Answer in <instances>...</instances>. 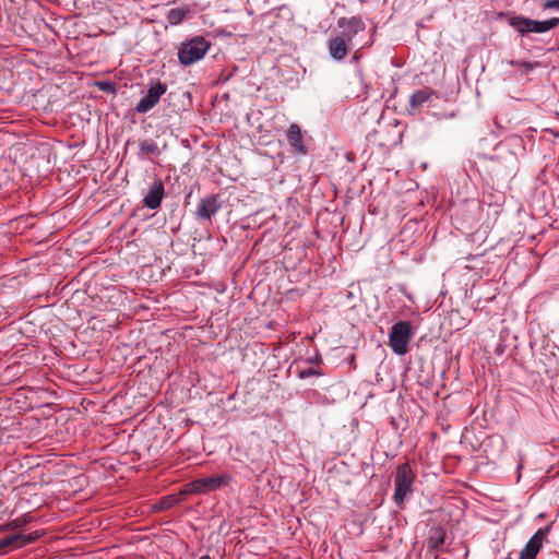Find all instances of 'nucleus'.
Returning <instances> with one entry per match:
<instances>
[{
	"instance_id": "1",
	"label": "nucleus",
	"mask_w": 559,
	"mask_h": 559,
	"mask_svg": "<svg viewBox=\"0 0 559 559\" xmlns=\"http://www.w3.org/2000/svg\"><path fill=\"white\" fill-rule=\"evenodd\" d=\"M210 47L211 43L203 36H194L181 44L178 50V60L185 67L191 66L201 60Z\"/></svg>"
},
{
	"instance_id": "2",
	"label": "nucleus",
	"mask_w": 559,
	"mask_h": 559,
	"mask_svg": "<svg viewBox=\"0 0 559 559\" xmlns=\"http://www.w3.org/2000/svg\"><path fill=\"white\" fill-rule=\"evenodd\" d=\"M413 337L412 325L408 321H399L391 328L389 345L394 354L403 356L408 352V344Z\"/></svg>"
},
{
	"instance_id": "3",
	"label": "nucleus",
	"mask_w": 559,
	"mask_h": 559,
	"mask_svg": "<svg viewBox=\"0 0 559 559\" xmlns=\"http://www.w3.org/2000/svg\"><path fill=\"white\" fill-rule=\"evenodd\" d=\"M415 473L408 463L400 464L395 473L394 500L396 504H402L408 493L412 492Z\"/></svg>"
},
{
	"instance_id": "4",
	"label": "nucleus",
	"mask_w": 559,
	"mask_h": 559,
	"mask_svg": "<svg viewBox=\"0 0 559 559\" xmlns=\"http://www.w3.org/2000/svg\"><path fill=\"white\" fill-rule=\"evenodd\" d=\"M233 476L229 474L212 475L209 477L198 478L189 484L190 491L193 493L204 495L216 491L223 487L229 486Z\"/></svg>"
},
{
	"instance_id": "5",
	"label": "nucleus",
	"mask_w": 559,
	"mask_h": 559,
	"mask_svg": "<svg viewBox=\"0 0 559 559\" xmlns=\"http://www.w3.org/2000/svg\"><path fill=\"white\" fill-rule=\"evenodd\" d=\"M337 27L341 31L335 35L350 45L353 44L355 36L366 31L365 22L358 16L340 17L337 20Z\"/></svg>"
},
{
	"instance_id": "6",
	"label": "nucleus",
	"mask_w": 559,
	"mask_h": 559,
	"mask_svg": "<svg viewBox=\"0 0 559 559\" xmlns=\"http://www.w3.org/2000/svg\"><path fill=\"white\" fill-rule=\"evenodd\" d=\"M550 530L551 525L539 528L521 550L519 559H536V556L538 555Z\"/></svg>"
},
{
	"instance_id": "7",
	"label": "nucleus",
	"mask_w": 559,
	"mask_h": 559,
	"mask_svg": "<svg viewBox=\"0 0 559 559\" xmlns=\"http://www.w3.org/2000/svg\"><path fill=\"white\" fill-rule=\"evenodd\" d=\"M167 90L166 84L164 83H156L155 85L151 86L147 95L140 99L138 103L135 110L140 114L147 112L150 109H152L159 100L160 96L165 94Z\"/></svg>"
},
{
	"instance_id": "8",
	"label": "nucleus",
	"mask_w": 559,
	"mask_h": 559,
	"mask_svg": "<svg viewBox=\"0 0 559 559\" xmlns=\"http://www.w3.org/2000/svg\"><path fill=\"white\" fill-rule=\"evenodd\" d=\"M328 49L330 57L335 61H342L346 58L352 49V45L341 37L333 35L328 40Z\"/></svg>"
},
{
	"instance_id": "9",
	"label": "nucleus",
	"mask_w": 559,
	"mask_h": 559,
	"mask_svg": "<svg viewBox=\"0 0 559 559\" xmlns=\"http://www.w3.org/2000/svg\"><path fill=\"white\" fill-rule=\"evenodd\" d=\"M164 197V185L160 179H155L143 199V203L151 210H155L160 205Z\"/></svg>"
},
{
	"instance_id": "10",
	"label": "nucleus",
	"mask_w": 559,
	"mask_h": 559,
	"mask_svg": "<svg viewBox=\"0 0 559 559\" xmlns=\"http://www.w3.org/2000/svg\"><path fill=\"white\" fill-rule=\"evenodd\" d=\"M287 141L295 153H298L301 155L307 154L308 151L302 142V133H301V129L298 124L292 123L289 126V129L287 132Z\"/></svg>"
},
{
	"instance_id": "11",
	"label": "nucleus",
	"mask_w": 559,
	"mask_h": 559,
	"mask_svg": "<svg viewBox=\"0 0 559 559\" xmlns=\"http://www.w3.org/2000/svg\"><path fill=\"white\" fill-rule=\"evenodd\" d=\"M445 540V531L442 526H432L429 530L428 546L432 549H439Z\"/></svg>"
},
{
	"instance_id": "12",
	"label": "nucleus",
	"mask_w": 559,
	"mask_h": 559,
	"mask_svg": "<svg viewBox=\"0 0 559 559\" xmlns=\"http://www.w3.org/2000/svg\"><path fill=\"white\" fill-rule=\"evenodd\" d=\"M435 94L431 88H424L416 91L409 99V105L412 108H417L421 106L424 103L428 102L430 97Z\"/></svg>"
},
{
	"instance_id": "13",
	"label": "nucleus",
	"mask_w": 559,
	"mask_h": 559,
	"mask_svg": "<svg viewBox=\"0 0 559 559\" xmlns=\"http://www.w3.org/2000/svg\"><path fill=\"white\" fill-rule=\"evenodd\" d=\"M559 25V17H551L547 21L531 20V32L545 33Z\"/></svg>"
},
{
	"instance_id": "14",
	"label": "nucleus",
	"mask_w": 559,
	"mask_h": 559,
	"mask_svg": "<svg viewBox=\"0 0 559 559\" xmlns=\"http://www.w3.org/2000/svg\"><path fill=\"white\" fill-rule=\"evenodd\" d=\"M510 25L522 34L531 32V19L524 16H514L509 21Z\"/></svg>"
},
{
	"instance_id": "15",
	"label": "nucleus",
	"mask_w": 559,
	"mask_h": 559,
	"mask_svg": "<svg viewBox=\"0 0 559 559\" xmlns=\"http://www.w3.org/2000/svg\"><path fill=\"white\" fill-rule=\"evenodd\" d=\"M221 195H211L209 198H205L201 201L200 205L198 206V210H218L222 206V203L219 202Z\"/></svg>"
},
{
	"instance_id": "16",
	"label": "nucleus",
	"mask_w": 559,
	"mask_h": 559,
	"mask_svg": "<svg viewBox=\"0 0 559 559\" xmlns=\"http://www.w3.org/2000/svg\"><path fill=\"white\" fill-rule=\"evenodd\" d=\"M15 537H20L19 542H16V547L19 548L35 542L39 537V534L32 532L29 534H16Z\"/></svg>"
},
{
	"instance_id": "17",
	"label": "nucleus",
	"mask_w": 559,
	"mask_h": 559,
	"mask_svg": "<svg viewBox=\"0 0 559 559\" xmlns=\"http://www.w3.org/2000/svg\"><path fill=\"white\" fill-rule=\"evenodd\" d=\"M186 13L181 9H171L168 12L167 20L170 24L176 25L183 21Z\"/></svg>"
},
{
	"instance_id": "18",
	"label": "nucleus",
	"mask_w": 559,
	"mask_h": 559,
	"mask_svg": "<svg viewBox=\"0 0 559 559\" xmlns=\"http://www.w3.org/2000/svg\"><path fill=\"white\" fill-rule=\"evenodd\" d=\"M140 148L146 154H159V150L156 143L153 141H143L140 143Z\"/></svg>"
},
{
	"instance_id": "19",
	"label": "nucleus",
	"mask_w": 559,
	"mask_h": 559,
	"mask_svg": "<svg viewBox=\"0 0 559 559\" xmlns=\"http://www.w3.org/2000/svg\"><path fill=\"white\" fill-rule=\"evenodd\" d=\"M322 371L318 368H307L298 371V377L300 379H306L312 376H322Z\"/></svg>"
},
{
	"instance_id": "20",
	"label": "nucleus",
	"mask_w": 559,
	"mask_h": 559,
	"mask_svg": "<svg viewBox=\"0 0 559 559\" xmlns=\"http://www.w3.org/2000/svg\"><path fill=\"white\" fill-rule=\"evenodd\" d=\"M19 538L20 537H15V535L13 536H9V537H4L2 539H0V550L7 548V547H14V548H17L16 547V542H19Z\"/></svg>"
},
{
	"instance_id": "21",
	"label": "nucleus",
	"mask_w": 559,
	"mask_h": 559,
	"mask_svg": "<svg viewBox=\"0 0 559 559\" xmlns=\"http://www.w3.org/2000/svg\"><path fill=\"white\" fill-rule=\"evenodd\" d=\"M510 63L512 66H521L523 67L525 70L530 71V70H533L534 68L538 67L539 63L538 62H527V61H524V62H518V61H510Z\"/></svg>"
},
{
	"instance_id": "22",
	"label": "nucleus",
	"mask_w": 559,
	"mask_h": 559,
	"mask_svg": "<svg viewBox=\"0 0 559 559\" xmlns=\"http://www.w3.org/2000/svg\"><path fill=\"white\" fill-rule=\"evenodd\" d=\"M27 523V519H26V515L22 516V518H16L15 520H13L11 523H10V526L14 527V528H17V527H21L23 526L24 524Z\"/></svg>"
},
{
	"instance_id": "23",
	"label": "nucleus",
	"mask_w": 559,
	"mask_h": 559,
	"mask_svg": "<svg viewBox=\"0 0 559 559\" xmlns=\"http://www.w3.org/2000/svg\"><path fill=\"white\" fill-rule=\"evenodd\" d=\"M544 9H559V0H547L544 3Z\"/></svg>"
},
{
	"instance_id": "24",
	"label": "nucleus",
	"mask_w": 559,
	"mask_h": 559,
	"mask_svg": "<svg viewBox=\"0 0 559 559\" xmlns=\"http://www.w3.org/2000/svg\"><path fill=\"white\" fill-rule=\"evenodd\" d=\"M214 212H197V214L202 218V219H207L210 221L211 219V215L213 214Z\"/></svg>"
},
{
	"instance_id": "25",
	"label": "nucleus",
	"mask_w": 559,
	"mask_h": 559,
	"mask_svg": "<svg viewBox=\"0 0 559 559\" xmlns=\"http://www.w3.org/2000/svg\"><path fill=\"white\" fill-rule=\"evenodd\" d=\"M308 361L311 362V364H314V365H319V364H321L322 359H321V357L319 355H317V356H314L312 358H309Z\"/></svg>"
},
{
	"instance_id": "26",
	"label": "nucleus",
	"mask_w": 559,
	"mask_h": 559,
	"mask_svg": "<svg viewBox=\"0 0 559 559\" xmlns=\"http://www.w3.org/2000/svg\"><path fill=\"white\" fill-rule=\"evenodd\" d=\"M417 205H418V206H426V205H428V206H435V204H433V203H432V204H430L429 199L427 200V203H426V202L424 201V199H423V198L419 200V202H418V204H417Z\"/></svg>"
},
{
	"instance_id": "27",
	"label": "nucleus",
	"mask_w": 559,
	"mask_h": 559,
	"mask_svg": "<svg viewBox=\"0 0 559 559\" xmlns=\"http://www.w3.org/2000/svg\"><path fill=\"white\" fill-rule=\"evenodd\" d=\"M200 559H211V557L207 555H204V556H201Z\"/></svg>"
},
{
	"instance_id": "28",
	"label": "nucleus",
	"mask_w": 559,
	"mask_h": 559,
	"mask_svg": "<svg viewBox=\"0 0 559 559\" xmlns=\"http://www.w3.org/2000/svg\"><path fill=\"white\" fill-rule=\"evenodd\" d=\"M353 59H354V60H356V61H358V60H359V56L355 53V55H354V57H353Z\"/></svg>"
}]
</instances>
